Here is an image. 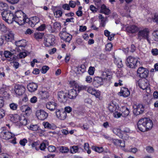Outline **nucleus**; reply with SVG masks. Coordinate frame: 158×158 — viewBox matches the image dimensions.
Returning a JSON list of instances; mask_svg holds the SVG:
<instances>
[{"mask_svg":"<svg viewBox=\"0 0 158 158\" xmlns=\"http://www.w3.org/2000/svg\"><path fill=\"white\" fill-rule=\"evenodd\" d=\"M5 111L3 109H0V119L2 118L5 115Z\"/></svg>","mask_w":158,"mask_h":158,"instance_id":"680f3d73","label":"nucleus"},{"mask_svg":"<svg viewBox=\"0 0 158 158\" xmlns=\"http://www.w3.org/2000/svg\"><path fill=\"white\" fill-rule=\"evenodd\" d=\"M94 67H90L88 71V73L90 75H93L94 74Z\"/></svg>","mask_w":158,"mask_h":158,"instance_id":"052dcab7","label":"nucleus"},{"mask_svg":"<svg viewBox=\"0 0 158 158\" xmlns=\"http://www.w3.org/2000/svg\"><path fill=\"white\" fill-rule=\"evenodd\" d=\"M3 19L9 23H12L14 21L19 25L24 24L23 12L18 10L14 14L10 10H4L2 13Z\"/></svg>","mask_w":158,"mask_h":158,"instance_id":"f257e3e1","label":"nucleus"},{"mask_svg":"<svg viewBox=\"0 0 158 158\" xmlns=\"http://www.w3.org/2000/svg\"><path fill=\"white\" fill-rule=\"evenodd\" d=\"M133 108V113L136 115L143 113L144 110V106L141 104L134 106Z\"/></svg>","mask_w":158,"mask_h":158,"instance_id":"ddd939ff","label":"nucleus"},{"mask_svg":"<svg viewBox=\"0 0 158 158\" xmlns=\"http://www.w3.org/2000/svg\"><path fill=\"white\" fill-rule=\"evenodd\" d=\"M59 35L61 40L68 43H69L72 38V35L66 31V28L62 29Z\"/></svg>","mask_w":158,"mask_h":158,"instance_id":"39448f33","label":"nucleus"},{"mask_svg":"<svg viewBox=\"0 0 158 158\" xmlns=\"http://www.w3.org/2000/svg\"><path fill=\"white\" fill-rule=\"evenodd\" d=\"M46 147V144L45 143L43 142L41 143L40 146H38L39 149H40L41 150L44 151L45 150Z\"/></svg>","mask_w":158,"mask_h":158,"instance_id":"bf43d9fd","label":"nucleus"},{"mask_svg":"<svg viewBox=\"0 0 158 158\" xmlns=\"http://www.w3.org/2000/svg\"><path fill=\"white\" fill-rule=\"evenodd\" d=\"M57 95L58 100L60 102L63 103L66 102L68 99L66 93H64L62 91H60L58 93Z\"/></svg>","mask_w":158,"mask_h":158,"instance_id":"4468645a","label":"nucleus"},{"mask_svg":"<svg viewBox=\"0 0 158 158\" xmlns=\"http://www.w3.org/2000/svg\"><path fill=\"white\" fill-rule=\"evenodd\" d=\"M150 32L148 28H145L140 30L138 33V39L139 40L142 39L146 40L149 44H151V39L149 35Z\"/></svg>","mask_w":158,"mask_h":158,"instance_id":"7ed1b4c3","label":"nucleus"},{"mask_svg":"<svg viewBox=\"0 0 158 158\" xmlns=\"http://www.w3.org/2000/svg\"><path fill=\"white\" fill-rule=\"evenodd\" d=\"M151 52L152 55L154 56L158 55V49L157 48L152 49Z\"/></svg>","mask_w":158,"mask_h":158,"instance_id":"774afa93","label":"nucleus"},{"mask_svg":"<svg viewBox=\"0 0 158 158\" xmlns=\"http://www.w3.org/2000/svg\"><path fill=\"white\" fill-rule=\"evenodd\" d=\"M20 109L23 112H25L26 114H29L31 112V109L30 107L27 105L22 106Z\"/></svg>","mask_w":158,"mask_h":158,"instance_id":"b1692460","label":"nucleus"},{"mask_svg":"<svg viewBox=\"0 0 158 158\" xmlns=\"http://www.w3.org/2000/svg\"><path fill=\"white\" fill-rule=\"evenodd\" d=\"M113 133L119 137V138L123 139V134L121 130L118 128H114L113 130Z\"/></svg>","mask_w":158,"mask_h":158,"instance_id":"c756f323","label":"nucleus"},{"mask_svg":"<svg viewBox=\"0 0 158 158\" xmlns=\"http://www.w3.org/2000/svg\"><path fill=\"white\" fill-rule=\"evenodd\" d=\"M48 149L49 152H53L56 151V148L54 146L51 145L48 146Z\"/></svg>","mask_w":158,"mask_h":158,"instance_id":"13d9d810","label":"nucleus"},{"mask_svg":"<svg viewBox=\"0 0 158 158\" xmlns=\"http://www.w3.org/2000/svg\"><path fill=\"white\" fill-rule=\"evenodd\" d=\"M37 87V84L33 82L29 83L27 85V88L28 90L31 92L36 90Z\"/></svg>","mask_w":158,"mask_h":158,"instance_id":"6ab92c4d","label":"nucleus"},{"mask_svg":"<svg viewBox=\"0 0 158 158\" xmlns=\"http://www.w3.org/2000/svg\"><path fill=\"white\" fill-rule=\"evenodd\" d=\"M31 147L33 148H35L36 150H38L39 148L38 146L39 145V143L37 142H33L31 144Z\"/></svg>","mask_w":158,"mask_h":158,"instance_id":"8fccbe9b","label":"nucleus"},{"mask_svg":"<svg viewBox=\"0 0 158 158\" xmlns=\"http://www.w3.org/2000/svg\"><path fill=\"white\" fill-rule=\"evenodd\" d=\"M39 94L41 96L42 98H46L48 97V94L46 91H40L39 92Z\"/></svg>","mask_w":158,"mask_h":158,"instance_id":"e433bc0d","label":"nucleus"},{"mask_svg":"<svg viewBox=\"0 0 158 158\" xmlns=\"http://www.w3.org/2000/svg\"><path fill=\"white\" fill-rule=\"evenodd\" d=\"M100 57L99 59L102 61H104L106 60V56L104 54H101L100 56Z\"/></svg>","mask_w":158,"mask_h":158,"instance_id":"e2e57ef3","label":"nucleus"},{"mask_svg":"<svg viewBox=\"0 0 158 158\" xmlns=\"http://www.w3.org/2000/svg\"><path fill=\"white\" fill-rule=\"evenodd\" d=\"M20 116L17 114L13 115L11 118V120L14 123H18L19 122Z\"/></svg>","mask_w":158,"mask_h":158,"instance_id":"72a5a7b5","label":"nucleus"},{"mask_svg":"<svg viewBox=\"0 0 158 158\" xmlns=\"http://www.w3.org/2000/svg\"><path fill=\"white\" fill-rule=\"evenodd\" d=\"M19 122L22 125H26L27 124V120L24 116H20Z\"/></svg>","mask_w":158,"mask_h":158,"instance_id":"f704fd0d","label":"nucleus"},{"mask_svg":"<svg viewBox=\"0 0 158 158\" xmlns=\"http://www.w3.org/2000/svg\"><path fill=\"white\" fill-rule=\"evenodd\" d=\"M24 24L25 23H28L32 27H34L35 26L40 22L39 18L37 16H34L30 18H27L25 13H23Z\"/></svg>","mask_w":158,"mask_h":158,"instance_id":"20e7f679","label":"nucleus"},{"mask_svg":"<svg viewBox=\"0 0 158 158\" xmlns=\"http://www.w3.org/2000/svg\"><path fill=\"white\" fill-rule=\"evenodd\" d=\"M149 85V82L147 80L145 81H141L139 83V87L143 90L146 89Z\"/></svg>","mask_w":158,"mask_h":158,"instance_id":"aec40b11","label":"nucleus"},{"mask_svg":"<svg viewBox=\"0 0 158 158\" xmlns=\"http://www.w3.org/2000/svg\"><path fill=\"white\" fill-rule=\"evenodd\" d=\"M25 90V88L23 85L18 84L15 86L14 91L17 95H22L24 93Z\"/></svg>","mask_w":158,"mask_h":158,"instance_id":"f8f14e48","label":"nucleus"},{"mask_svg":"<svg viewBox=\"0 0 158 158\" xmlns=\"http://www.w3.org/2000/svg\"><path fill=\"white\" fill-rule=\"evenodd\" d=\"M46 26L45 24H43L40 26L36 28V30L37 31H42L44 30Z\"/></svg>","mask_w":158,"mask_h":158,"instance_id":"6e6d98bb","label":"nucleus"},{"mask_svg":"<svg viewBox=\"0 0 158 158\" xmlns=\"http://www.w3.org/2000/svg\"><path fill=\"white\" fill-rule=\"evenodd\" d=\"M139 28L135 25H133L127 27L126 28V31L129 33H134L138 31Z\"/></svg>","mask_w":158,"mask_h":158,"instance_id":"f3484780","label":"nucleus"},{"mask_svg":"<svg viewBox=\"0 0 158 158\" xmlns=\"http://www.w3.org/2000/svg\"><path fill=\"white\" fill-rule=\"evenodd\" d=\"M99 78L95 77L93 79V84L95 87L98 88L99 87Z\"/></svg>","mask_w":158,"mask_h":158,"instance_id":"ea45409f","label":"nucleus"},{"mask_svg":"<svg viewBox=\"0 0 158 158\" xmlns=\"http://www.w3.org/2000/svg\"><path fill=\"white\" fill-rule=\"evenodd\" d=\"M47 108L51 111L54 110L57 107L56 104L54 102H48L46 105Z\"/></svg>","mask_w":158,"mask_h":158,"instance_id":"4be33fe9","label":"nucleus"},{"mask_svg":"<svg viewBox=\"0 0 158 158\" xmlns=\"http://www.w3.org/2000/svg\"><path fill=\"white\" fill-rule=\"evenodd\" d=\"M0 94L2 96V97H6L8 95V94L6 91V89L4 88H2L0 89Z\"/></svg>","mask_w":158,"mask_h":158,"instance_id":"4c0bfd02","label":"nucleus"},{"mask_svg":"<svg viewBox=\"0 0 158 158\" xmlns=\"http://www.w3.org/2000/svg\"><path fill=\"white\" fill-rule=\"evenodd\" d=\"M152 35L154 37V40L155 41H158V30H156L153 31Z\"/></svg>","mask_w":158,"mask_h":158,"instance_id":"de8ad7c7","label":"nucleus"},{"mask_svg":"<svg viewBox=\"0 0 158 158\" xmlns=\"http://www.w3.org/2000/svg\"><path fill=\"white\" fill-rule=\"evenodd\" d=\"M84 148L85 150L87 151V153L88 154H90L91 152V150H89V145L88 143H84Z\"/></svg>","mask_w":158,"mask_h":158,"instance_id":"09e8293b","label":"nucleus"},{"mask_svg":"<svg viewBox=\"0 0 158 158\" xmlns=\"http://www.w3.org/2000/svg\"><path fill=\"white\" fill-rule=\"evenodd\" d=\"M54 14L56 18H59L62 16V12L61 10H57L54 12Z\"/></svg>","mask_w":158,"mask_h":158,"instance_id":"37998d69","label":"nucleus"},{"mask_svg":"<svg viewBox=\"0 0 158 158\" xmlns=\"http://www.w3.org/2000/svg\"><path fill=\"white\" fill-rule=\"evenodd\" d=\"M60 152L62 153H67L69 151V148L66 147L61 146L58 148Z\"/></svg>","mask_w":158,"mask_h":158,"instance_id":"473e14b6","label":"nucleus"},{"mask_svg":"<svg viewBox=\"0 0 158 158\" xmlns=\"http://www.w3.org/2000/svg\"><path fill=\"white\" fill-rule=\"evenodd\" d=\"M100 12L102 13H103L105 15H109L110 13V10L107 8L106 6L103 4L101 6Z\"/></svg>","mask_w":158,"mask_h":158,"instance_id":"bb28decb","label":"nucleus"},{"mask_svg":"<svg viewBox=\"0 0 158 158\" xmlns=\"http://www.w3.org/2000/svg\"><path fill=\"white\" fill-rule=\"evenodd\" d=\"M78 150V147L77 146H73L70 147V152L71 153L77 152Z\"/></svg>","mask_w":158,"mask_h":158,"instance_id":"58836bf2","label":"nucleus"},{"mask_svg":"<svg viewBox=\"0 0 158 158\" xmlns=\"http://www.w3.org/2000/svg\"><path fill=\"white\" fill-rule=\"evenodd\" d=\"M2 131L0 133V136L2 139L8 140L14 137L15 135L7 131L5 127L2 128Z\"/></svg>","mask_w":158,"mask_h":158,"instance_id":"6e6552de","label":"nucleus"},{"mask_svg":"<svg viewBox=\"0 0 158 158\" xmlns=\"http://www.w3.org/2000/svg\"><path fill=\"white\" fill-rule=\"evenodd\" d=\"M8 8V5L5 2H0V9H2L3 10H6Z\"/></svg>","mask_w":158,"mask_h":158,"instance_id":"a18cd8bd","label":"nucleus"},{"mask_svg":"<svg viewBox=\"0 0 158 158\" xmlns=\"http://www.w3.org/2000/svg\"><path fill=\"white\" fill-rule=\"evenodd\" d=\"M137 127L142 132H145L151 130L153 127L152 121L148 118H142L138 122Z\"/></svg>","mask_w":158,"mask_h":158,"instance_id":"f03ea898","label":"nucleus"},{"mask_svg":"<svg viewBox=\"0 0 158 158\" xmlns=\"http://www.w3.org/2000/svg\"><path fill=\"white\" fill-rule=\"evenodd\" d=\"M138 76L142 78L146 79L148 77L149 71L148 69L143 67H139L137 71Z\"/></svg>","mask_w":158,"mask_h":158,"instance_id":"9d476101","label":"nucleus"},{"mask_svg":"<svg viewBox=\"0 0 158 158\" xmlns=\"http://www.w3.org/2000/svg\"><path fill=\"white\" fill-rule=\"evenodd\" d=\"M44 34L39 32H36L34 34L35 38L36 39H40L42 38Z\"/></svg>","mask_w":158,"mask_h":158,"instance_id":"a19ab883","label":"nucleus"},{"mask_svg":"<svg viewBox=\"0 0 158 158\" xmlns=\"http://www.w3.org/2000/svg\"><path fill=\"white\" fill-rule=\"evenodd\" d=\"M147 152L149 153H152L154 152V149L151 146H148L146 148Z\"/></svg>","mask_w":158,"mask_h":158,"instance_id":"4d7b16f0","label":"nucleus"},{"mask_svg":"<svg viewBox=\"0 0 158 158\" xmlns=\"http://www.w3.org/2000/svg\"><path fill=\"white\" fill-rule=\"evenodd\" d=\"M56 114L58 118L61 120H64L66 117V113L64 110H58L56 112Z\"/></svg>","mask_w":158,"mask_h":158,"instance_id":"dca6fc26","label":"nucleus"},{"mask_svg":"<svg viewBox=\"0 0 158 158\" xmlns=\"http://www.w3.org/2000/svg\"><path fill=\"white\" fill-rule=\"evenodd\" d=\"M43 125L45 128L54 130L56 128V126L53 123H50L48 122H44Z\"/></svg>","mask_w":158,"mask_h":158,"instance_id":"5701e85b","label":"nucleus"},{"mask_svg":"<svg viewBox=\"0 0 158 158\" xmlns=\"http://www.w3.org/2000/svg\"><path fill=\"white\" fill-rule=\"evenodd\" d=\"M10 108L13 110H16L18 107V105L17 104L15 103H12L10 104Z\"/></svg>","mask_w":158,"mask_h":158,"instance_id":"3c124183","label":"nucleus"},{"mask_svg":"<svg viewBox=\"0 0 158 158\" xmlns=\"http://www.w3.org/2000/svg\"><path fill=\"white\" fill-rule=\"evenodd\" d=\"M77 95V90L74 89L70 90L67 94L68 97L71 99H75Z\"/></svg>","mask_w":158,"mask_h":158,"instance_id":"412c9836","label":"nucleus"},{"mask_svg":"<svg viewBox=\"0 0 158 158\" xmlns=\"http://www.w3.org/2000/svg\"><path fill=\"white\" fill-rule=\"evenodd\" d=\"M14 53H12L8 51H5L4 52V54L6 58H10L9 60V61H13L14 60V57L12 58H11L10 57L13 55Z\"/></svg>","mask_w":158,"mask_h":158,"instance_id":"c85d7f7f","label":"nucleus"},{"mask_svg":"<svg viewBox=\"0 0 158 158\" xmlns=\"http://www.w3.org/2000/svg\"><path fill=\"white\" fill-rule=\"evenodd\" d=\"M15 44L18 47L17 50L19 52H21V50H24V48L26 45V41L24 40L17 41L15 42Z\"/></svg>","mask_w":158,"mask_h":158,"instance_id":"2eb2a0df","label":"nucleus"},{"mask_svg":"<svg viewBox=\"0 0 158 158\" xmlns=\"http://www.w3.org/2000/svg\"><path fill=\"white\" fill-rule=\"evenodd\" d=\"M27 56V53L25 52H20L19 54V57L20 58H24Z\"/></svg>","mask_w":158,"mask_h":158,"instance_id":"0e129e2a","label":"nucleus"},{"mask_svg":"<svg viewBox=\"0 0 158 158\" xmlns=\"http://www.w3.org/2000/svg\"><path fill=\"white\" fill-rule=\"evenodd\" d=\"M87 87L85 85H78L76 88V89L78 93L84 90H86L87 89Z\"/></svg>","mask_w":158,"mask_h":158,"instance_id":"c9c22d12","label":"nucleus"},{"mask_svg":"<svg viewBox=\"0 0 158 158\" xmlns=\"http://www.w3.org/2000/svg\"><path fill=\"white\" fill-rule=\"evenodd\" d=\"M35 115L37 118L40 120H45L47 118L48 116V113L42 110H37Z\"/></svg>","mask_w":158,"mask_h":158,"instance_id":"9b49d317","label":"nucleus"},{"mask_svg":"<svg viewBox=\"0 0 158 158\" xmlns=\"http://www.w3.org/2000/svg\"><path fill=\"white\" fill-rule=\"evenodd\" d=\"M108 108L110 112L114 113L118 111L119 107L118 105L115 104L112 102L109 105Z\"/></svg>","mask_w":158,"mask_h":158,"instance_id":"a211bd4d","label":"nucleus"},{"mask_svg":"<svg viewBox=\"0 0 158 158\" xmlns=\"http://www.w3.org/2000/svg\"><path fill=\"white\" fill-rule=\"evenodd\" d=\"M114 63L117 65L118 68H121L123 66L121 60L118 58H114Z\"/></svg>","mask_w":158,"mask_h":158,"instance_id":"7c9ffc66","label":"nucleus"},{"mask_svg":"<svg viewBox=\"0 0 158 158\" xmlns=\"http://www.w3.org/2000/svg\"><path fill=\"white\" fill-rule=\"evenodd\" d=\"M49 69V67L48 66H44L42 67L41 72L43 73H45Z\"/></svg>","mask_w":158,"mask_h":158,"instance_id":"603ef678","label":"nucleus"},{"mask_svg":"<svg viewBox=\"0 0 158 158\" xmlns=\"http://www.w3.org/2000/svg\"><path fill=\"white\" fill-rule=\"evenodd\" d=\"M85 66L84 64H82L77 68L78 71H80L81 73H83L85 71Z\"/></svg>","mask_w":158,"mask_h":158,"instance_id":"49530a36","label":"nucleus"},{"mask_svg":"<svg viewBox=\"0 0 158 158\" xmlns=\"http://www.w3.org/2000/svg\"><path fill=\"white\" fill-rule=\"evenodd\" d=\"M138 60L132 56H129L126 60V64L129 68H135L137 66Z\"/></svg>","mask_w":158,"mask_h":158,"instance_id":"423d86ee","label":"nucleus"},{"mask_svg":"<svg viewBox=\"0 0 158 158\" xmlns=\"http://www.w3.org/2000/svg\"><path fill=\"white\" fill-rule=\"evenodd\" d=\"M53 30L54 31H56V32L60 30L61 28V26L60 23L58 22H55L53 23Z\"/></svg>","mask_w":158,"mask_h":158,"instance_id":"2f4dec72","label":"nucleus"},{"mask_svg":"<svg viewBox=\"0 0 158 158\" xmlns=\"http://www.w3.org/2000/svg\"><path fill=\"white\" fill-rule=\"evenodd\" d=\"M99 19H101V24L102 27H104L106 24V19H105L102 15L99 14Z\"/></svg>","mask_w":158,"mask_h":158,"instance_id":"79ce46f5","label":"nucleus"},{"mask_svg":"<svg viewBox=\"0 0 158 158\" xmlns=\"http://www.w3.org/2000/svg\"><path fill=\"white\" fill-rule=\"evenodd\" d=\"M112 78V73L109 72H102L101 75L99 77V85H103L106 79Z\"/></svg>","mask_w":158,"mask_h":158,"instance_id":"1a4fd4ad","label":"nucleus"},{"mask_svg":"<svg viewBox=\"0 0 158 158\" xmlns=\"http://www.w3.org/2000/svg\"><path fill=\"white\" fill-rule=\"evenodd\" d=\"M121 110L122 112V116L123 117L127 116L129 114L130 111L129 109L125 107H123Z\"/></svg>","mask_w":158,"mask_h":158,"instance_id":"cd10ccee","label":"nucleus"},{"mask_svg":"<svg viewBox=\"0 0 158 158\" xmlns=\"http://www.w3.org/2000/svg\"><path fill=\"white\" fill-rule=\"evenodd\" d=\"M112 48V44L111 43H108L106 45V49L107 51H110Z\"/></svg>","mask_w":158,"mask_h":158,"instance_id":"5fc2aeb1","label":"nucleus"},{"mask_svg":"<svg viewBox=\"0 0 158 158\" xmlns=\"http://www.w3.org/2000/svg\"><path fill=\"white\" fill-rule=\"evenodd\" d=\"M121 92L122 95L124 97H127L130 94V92L128 89L124 87L121 89Z\"/></svg>","mask_w":158,"mask_h":158,"instance_id":"a878e982","label":"nucleus"},{"mask_svg":"<svg viewBox=\"0 0 158 158\" xmlns=\"http://www.w3.org/2000/svg\"><path fill=\"white\" fill-rule=\"evenodd\" d=\"M55 36L52 35H46L44 37V44L45 46L49 47L53 45L55 43Z\"/></svg>","mask_w":158,"mask_h":158,"instance_id":"0eeeda50","label":"nucleus"},{"mask_svg":"<svg viewBox=\"0 0 158 158\" xmlns=\"http://www.w3.org/2000/svg\"><path fill=\"white\" fill-rule=\"evenodd\" d=\"M37 101V98L35 96H34L32 97L30 100V101L31 103H35Z\"/></svg>","mask_w":158,"mask_h":158,"instance_id":"69168bd1","label":"nucleus"},{"mask_svg":"<svg viewBox=\"0 0 158 158\" xmlns=\"http://www.w3.org/2000/svg\"><path fill=\"white\" fill-rule=\"evenodd\" d=\"M112 142L114 145L118 146L120 142V140L117 139H113Z\"/></svg>","mask_w":158,"mask_h":158,"instance_id":"338daca9","label":"nucleus"},{"mask_svg":"<svg viewBox=\"0 0 158 158\" xmlns=\"http://www.w3.org/2000/svg\"><path fill=\"white\" fill-rule=\"evenodd\" d=\"M27 139L25 138H24L20 140L19 143L21 145L24 146L25 145V144L27 143Z\"/></svg>","mask_w":158,"mask_h":158,"instance_id":"864d4df0","label":"nucleus"},{"mask_svg":"<svg viewBox=\"0 0 158 158\" xmlns=\"http://www.w3.org/2000/svg\"><path fill=\"white\" fill-rule=\"evenodd\" d=\"M29 129L31 130L36 131L39 130V127L37 125H31L29 127Z\"/></svg>","mask_w":158,"mask_h":158,"instance_id":"c03bdc74","label":"nucleus"},{"mask_svg":"<svg viewBox=\"0 0 158 158\" xmlns=\"http://www.w3.org/2000/svg\"><path fill=\"white\" fill-rule=\"evenodd\" d=\"M5 37L7 41H11L14 38V34L12 31H10L6 34Z\"/></svg>","mask_w":158,"mask_h":158,"instance_id":"393cba45","label":"nucleus"}]
</instances>
